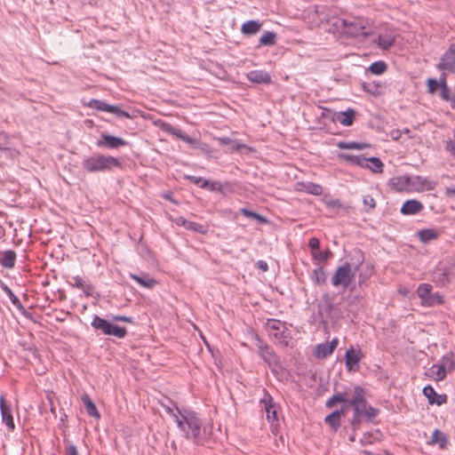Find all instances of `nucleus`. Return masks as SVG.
Returning <instances> with one entry per match:
<instances>
[{
	"mask_svg": "<svg viewBox=\"0 0 455 455\" xmlns=\"http://www.w3.org/2000/svg\"><path fill=\"white\" fill-rule=\"evenodd\" d=\"M174 415V420L184 433L185 437L192 440L196 444H204L210 437L211 431L204 426L202 419L192 411H179Z\"/></svg>",
	"mask_w": 455,
	"mask_h": 455,
	"instance_id": "nucleus-1",
	"label": "nucleus"
},
{
	"mask_svg": "<svg viewBox=\"0 0 455 455\" xmlns=\"http://www.w3.org/2000/svg\"><path fill=\"white\" fill-rule=\"evenodd\" d=\"M82 166L90 173L107 172L112 171L114 168L121 167V162L116 157L94 153L84 158Z\"/></svg>",
	"mask_w": 455,
	"mask_h": 455,
	"instance_id": "nucleus-2",
	"label": "nucleus"
},
{
	"mask_svg": "<svg viewBox=\"0 0 455 455\" xmlns=\"http://www.w3.org/2000/svg\"><path fill=\"white\" fill-rule=\"evenodd\" d=\"M348 404L353 407L355 414L364 416L368 420H371L379 412L377 409L368 405L364 390L361 387L354 388V394L349 399Z\"/></svg>",
	"mask_w": 455,
	"mask_h": 455,
	"instance_id": "nucleus-3",
	"label": "nucleus"
},
{
	"mask_svg": "<svg viewBox=\"0 0 455 455\" xmlns=\"http://www.w3.org/2000/svg\"><path fill=\"white\" fill-rule=\"evenodd\" d=\"M363 261V257L361 255L358 263L352 268L351 265L346 262L344 265L339 267L334 272L331 277V284L334 287H339L346 289L348 287L350 283L355 277V273Z\"/></svg>",
	"mask_w": 455,
	"mask_h": 455,
	"instance_id": "nucleus-4",
	"label": "nucleus"
},
{
	"mask_svg": "<svg viewBox=\"0 0 455 455\" xmlns=\"http://www.w3.org/2000/svg\"><path fill=\"white\" fill-rule=\"evenodd\" d=\"M338 26L342 28L343 32L350 37H366L369 32L365 30L363 21L360 19H339Z\"/></svg>",
	"mask_w": 455,
	"mask_h": 455,
	"instance_id": "nucleus-5",
	"label": "nucleus"
},
{
	"mask_svg": "<svg viewBox=\"0 0 455 455\" xmlns=\"http://www.w3.org/2000/svg\"><path fill=\"white\" fill-rule=\"evenodd\" d=\"M92 326L95 330H100L106 335L114 336L118 339H123L127 334L126 328L113 324L99 315L93 317Z\"/></svg>",
	"mask_w": 455,
	"mask_h": 455,
	"instance_id": "nucleus-6",
	"label": "nucleus"
},
{
	"mask_svg": "<svg viewBox=\"0 0 455 455\" xmlns=\"http://www.w3.org/2000/svg\"><path fill=\"white\" fill-rule=\"evenodd\" d=\"M267 329L271 331L273 337L281 343L287 345L290 333L285 323L276 319H268L266 323Z\"/></svg>",
	"mask_w": 455,
	"mask_h": 455,
	"instance_id": "nucleus-7",
	"label": "nucleus"
},
{
	"mask_svg": "<svg viewBox=\"0 0 455 455\" xmlns=\"http://www.w3.org/2000/svg\"><path fill=\"white\" fill-rule=\"evenodd\" d=\"M87 105H88V107H90L92 108H95L99 111L112 113L118 117H126V118L132 117V116L128 112L121 109L119 107L109 105L103 100L92 99L88 102Z\"/></svg>",
	"mask_w": 455,
	"mask_h": 455,
	"instance_id": "nucleus-8",
	"label": "nucleus"
},
{
	"mask_svg": "<svg viewBox=\"0 0 455 455\" xmlns=\"http://www.w3.org/2000/svg\"><path fill=\"white\" fill-rule=\"evenodd\" d=\"M437 68L443 73L455 71V44H450L448 50L442 55Z\"/></svg>",
	"mask_w": 455,
	"mask_h": 455,
	"instance_id": "nucleus-9",
	"label": "nucleus"
},
{
	"mask_svg": "<svg viewBox=\"0 0 455 455\" xmlns=\"http://www.w3.org/2000/svg\"><path fill=\"white\" fill-rule=\"evenodd\" d=\"M350 159L357 165L369 167L374 173H381L383 172V163L378 157L366 158L363 156H352Z\"/></svg>",
	"mask_w": 455,
	"mask_h": 455,
	"instance_id": "nucleus-10",
	"label": "nucleus"
},
{
	"mask_svg": "<svg viewBox=\"0 0 455 455\" xmlns=\"http://www.w3.org/2000/svg\"><path fill=\"white\" fill-rule=\"evenodd\" d=\"M363 357L360 349L351 347L345 354V364L348 371H355L359 368V363Z\"/></svg>",
	"mask_w": 455,
	"mask_h": 455,
	"instance_id": "nucleus-11",
	"label": "nucleus"
},
{
	"mask_svg": "<svg viewBox=\"0 0 455 455\" xmlns=\"http://www.w3.org/2000/svg\"><path fill=\"white\" fill-rule=\"evenodd\" d=\"M432 280L440 287L446 286L451 280V273L448 267L439 264L432 273Z\"/></svg>",
	"mask_w": 455,
	"mask_h": 455,
	"instance_id": "nucleus-12",
	"label": "nucleus"
},
{
	"mask_svg": "<svg viewBox=\"0 0 455 455\" xmlns=\"http://www.w3.org/2000/svg\"><path fill=\"white\" fill-rule=\"evenodd\" d=\"M259 353L260 357L270 368L275 369L280 366L279 357L267 345L261 344L259 346Z\"/></svg>",
	"mask_w": 455,
	"mask_h": 455,
	"instance_id": "nucleus-13",
	"label": "nucleus"
},
{
	"mask_svg": "<svg viewBox=\"0 0 455 455\" xmlns=\"http://www.w3.org/2000/svg\"><path fill=\"white\" fill-rule=\"evenodd\" d=\"M96 144L100 148L106 147L108 148L114 149L127 145V142L122 138H118L108 133H102L100 140H99Z\"/></svg>",
	"mask_w": 455,
	"mask_h": 455,
	"instance_id": "nucleus-14",
	"label": "nucleus"
},
{
	"mask_svg": "<svg viewBox=\"0 0 455 455\" xmlns=\"http://www.w3.org/2000/svg\"><path fill=\"white\" fill-rule=\"evenodd\" d=\"M388 186L395 192H410L411 177L408 175L393 177L389 180Z\"/></svg>",
	"mask_w": 455,
	"mask_h": 455,
	"instance_id": "nucleus-15",
	"label": "nucleus"
},
{
	"mask_svg": "<svg viewBox=\"0 0 455 455\" xmlns=\"http://www.w3.org/2000/svg\"><path fill=\"white\" fill-rule=\"evenodd\" d=\"M0 410L2 414V421L5 424L8 430L12 432L15 429V424L12 414L11 408L6 404L4 395L0 396Z\"/></svg>",
	"mask_w": 455,
	"mask_h": 455,
	"instance_id": "nucleus-16",
	"label": "nucleus"
},
{
	"mask_svg": "<svg viewBox=\"0 0 455 455\" xmlns=\"http://www.w3.org/2000/svg\"><path fill=\"white\" fill-rule=\"evenodd\" d=\"M339 343L338 339H333L329 343L318 344L315 348V355L317 358H325L332 354Z\"/></svg>",
	"mask_w": 455,
	"mask_h": 455,
	"instance_id": "nucleus-17",
	"label": "nucleus"
},
{
	"mask_svg": "<svg viewBox=\"0 0 455 455\" xmlns=\"http://www.w3.org/2000/svg\"><path fill=\"white\" fill-rule=\"evenodd\" d=\"M424 206L419 200L411 199L403 203L401 208V213L403 215H414L420 212Z\"/></svg>",
	"mask_w": 455,
	"mask_h": 455,
	"instance_id": "nucleus-18",
	"label": "nucleus"
},
{
	"mask_svg": "<svg viewBox=\"0 0 455 455\" xmlns=\"http://www.w3.org/2000/svg\"><path fill=\"white\" fill-rule=\"evenodd\" d=\"M249 81L256 84H266L271 83L270 75L264 70H252L247 74Z\"/></svg>",
	"mask_w": 455,
	"mask_h": 455,
	"instance_id": "nucleus-19",
	"label": "nucleus"
},
{
	"mask_svg": "<svg viewBox=\"0 0 455 455\" xmlns=\"http://www.w3.org/2000/svg\"><path fill=\"white\" fill-rule=\"evenodd\" d=\"M362 88L364 92L373 95V96H380L385 93V86L376 81L363 83Z\"/></svg>",
	"mask_w": 455,
	"mask_h": 455,
	"instance_id": "nucleus-20",
	"label": "nucleus"
},
{
	"mask_svg": "<svg viewBox=\"0 0 455 455\" xmlns=\"http://www.w3.org/2000/svg\"><path fill=\"white\" fill-rule=\"evenodd\" d=\"M261 402L264 403L265 404V411L267 413V420L271 422L276 420V410L275 405L273 402V398L268 394H266L265 397L261 400Z\"/></svg>",
	"mask_w": 455,
	"mask_h": 455,
	"instance_id": "nucleus-21",
	"label": "nucleus"
},
{
	"mask_svg": "<svg viewBox=\"0 0 455 455\" xmlns=\"http://www.w3.org/2000/svg\"><path fill=\"white\" fill-rule=\"evenodd\" d=\"M336 118L340 124L344 126H350L355 121V111L353 108H348L346 111L338 113Z\"/></svg>",
	"mask_w": 455,
	"mask_h": 455,
	"instance_id": "nucleus-22",
	"label": "nucleus"
},
{
	"mask_svg": "<svg viewBox=\"0 0 455 455\" xmlns=\"http://www.w3.org/2000/svg\"><path fill=\"white\" fill-rule=\"evenodd\" d=\"M131 278L137 282L140 286L148 289L153 288L156 284V281L148 274H131Z\"/></svg>",
	"mask_w": 455,
	"mask_h": 455,
	"instance_id": "nucleus-23",
	"label": "nucleus"
},
{
	"mask_svg": "<svg viewBox=\"0 0 455 455\" xmlns=\"http://www.w3.org/2000/svg\"><path fill=\"white\" fill-rule=\"evenodd\" d=\"M81 400H82L83 403L84 404L86 411L89 416L93 417L95 419L100 418V414L99 411L97 410L95 403L92 402V400L87 394H84L81 396Z\"/></svg>",
	"mask_w": 455,
	"mask_h": 455,
	"instance_id": "nucleus-24",
	"label": "nucleus"
},
{
	"mask_svg": "<svg viewBox=\"0 0 455 455\" xmlns=\"http://www.w3.org/2000/svg\"><path fill=\"white\" fill-rule=\"evenodd\" d=\"M262 24L258 20H249L242 25L241 32L243 35L251 36L259 32Z\"/></svg>",
	"mask_w": 455,
	"mask_h": 455,
	"instance_id": "nucleus-25",
	"label": "nucleus"
},
{
	"mask_svg": "<svg viewBox=\"0 0 455 455\" xmlns=\"http://www.w3.org/2000/svg\"><path fill=\"white\" fill-rule=\"evenodd\" d=\"M441 366H443L447 373L452 372L455 370V355L453 352L445 354L439 362Z\"/></svg>",
	"mask_w": 455,
	"mask_h": 455,
	"instance_id": "nucleus-26",
	"label": "nucleus"
},
{
	"mask_svg": "<svg viewBox=\"0 0 455 455\" xmlns=\"http://www.w3.org/2000/svg\"><path fill=\"white\" fill-rule=\"evenodd\" d=\"M70 284L83 291L86 296L92 295V291L93 289L92 285L86 283L82 277L78 275L73 276Z\"/></svg>",
	"mask_w": 455,
	"mask_h": 455,
	"instance_id": "nucleus-27",
	"label": "nucleus"
},
{
	"mask_svg": "<svg viewBox=\"0 0 455 455\" xmlns=\"http://www.w3.org/2000/svg\"><path fill=\"white\" fill-rule=\"evenodd\" d=\"M428 376L435 379V381H441L443 380L446 376L447 372L444 371L443 366H441L440 363H435L430 369Z\"/></svg>",
	"mask_w": 455,
	"mask_h": 455,
	"instance_id": "nucleus-28",
	"label": "nucleus"
},
{
	"mask_svg": "<svg viewBox=\"0 0 455 455\" xmlns=\"http://www.w3.org/2000/svg\"><path fill=\"white\" fill-rule=\"evenodd\" d=\"M16 253L13 251H6L0 257V264L6 268H12L15 265Z\"/></svg>",
	"mask_w": 455,
	"mask_h": 455,
	"instance_id": "nucleus-29",
	"label": "nucleus"
},
{
	"mask_svg": "<svg viewBox=\"0 0 455 455\" xmlns=\"http://www.w3.org/2000/svg\"><path fill=\"white\" fill-rule=\"evenodd\" d=\"M419 238L422 243H428L439 236V232L435 228H426L418 232Z\"/></svg>",
	"mask_w": 455,
	"mask_h": 455,
	"instance_id": "nucleus-30",
	"label": "nucleus"
},
{
	"mask_svg": "<svg viewBox=\"0 0 455 455\" xmlns=\"http://www.w3.org/2000/svg\"><path fill=\"white\" fill-rule=\"evenodd\" d=\"M448 439L447 436L439 429H435L431 437L430 443L431 444H438L440 448L444 449L447 445Z\"/></svg>",
	"mask_w": 455,
	"mask_h": 455,
	"instance_id": "nucleus-31",
	"label": "nucleus"
},
{
	"mask_svg": "<svg viewBox=\"0 0 455 455\" xmlns=\"http://www.w3.org/2000/svg\"><path fill=\"white\" fill-rule=\"evenodd\" d=\"M240 212L244 217L255 220H257L260 224H267V223H268V220L266 217H264V216H262V215H260V214H259V213H257L255 212H252V211H251V210H249L247 208H241L240 209Z\"/></svg>",
	"mask_w": 455,
	"mask_h": 455,
	"instance_id": "nucleus-32",
	"label": "nucleus"
},
{
	"mask_svg": "<svg viewBox=\"0 0 455 455\" xmlns=\"http://www.w3.org/2000/svg\"><path fill=\"white\" fill-rule=\"evenodd\" d=\"M349 399L347 398V393H337L328 399L326 402V407L331 408L336 403H344L348 404Z\"/></svg>",
	"mask_w": 455,
	"mask_h": 455,
	"instance_id": "nucleus-33",
	"label": "nucleus"
},
{
	"mask_svg": "<svg viewBox=\"0 0 455 455\" xmlns=\"http://www.w3.org/2000/svg\"><path fill=\"white\" fill-rule=\"evenodd\" d=\"M312 281L316 284H323L326 282V273L323 267H319L313 270L311 274Z\"/></svg>",
	"mask_w": 455,
	"mask_h": 455,
	"instance_id": "nucleus-34",
	"label": "nucleus"
},
{
	"mask_svg": "<svg viewBox=\"0 0 455 455\" xmlns=\"http://www.w3.org/2000/svg\"><path fill=\"white\" fill-rule=\"evenodd\" d=\"M276 34L273 31L265 32L259 38V46H272L275 44Z\"/></svg>",
	"mask_w": 455,
	"mask_h": 455,
	"instance_id": "nucleus-35",
	"label": "nucleus"
},
{
	"mask_svg": "<svg viewBox=\"0 0 455 455\" xmlns=\"http://www.w3.org/2000/svg\"><path fill=\"white\" fill-rule=\"evenodd\" d=\"M443 302V297L438 292H435L430 293L422 305L425 307H434L436 305H442Z\"/></svg>",
	"mask_w": 455,
	"mask_h": 455,
	"instance_id": "nucleus-36",
	"label": "nucleus"
},
{
	"mask_svg": "<svg viewBox=\"0 0 455 455\" xmlns=\"http://www.w3.org/2000/svg\"><path fill=\"white\" fill-rule=\"evenodd\" d=\"M395 43V36L390 34L379 35L378 44L383 50H387Z\"/></svg>",
	"mask_w": 455,
	"mask_h": 455,
	"instance_id": "nucleus-37",
	"label": "nucleus"
},
{
	"mask_svg": "<svg viewBox=\"0 0 455 455\" xmlns=\"http://www.w3.org/2000/svg\"><path fill=\"white\" fill-rule=\"evenodd\" d=\"M368 147V144L359 143L355 141H340L338 143V148L340 149H357L361 150Z\"/></svg>",
	"mask_w": 455,
	"mask_h": 455,
	"instance_id": "nucleus-38",
	"label": "nucleus"
},
{
	"mask_svg": "<svg viewBox=\"0 0 455 455\" xmlns=\"http://www.w3.org/2000/svg\"><path fill=\"white\" fill-rule=\"evenodd\" d=\"M432 291V285L429 283H421L419 285L417 289V294L419 298L421 299V304L425 301V299L429 296Z\"/></svg>",
	"mask_w": 455,
	"mask_h": 455,
	"instance_id": "nucleus-39",
	"label": "nucleus"
},
{
	"mask_svg": "<svg viewBox=\"0 0 455 455\" xmlns=\"http://www.w3.org/2000/svg\"><path fill=\"white\" fill-rule=\"evenodd\" d=\"M165 400H166V403L164 401L161 402V405L164 408L165 411L168 414H170L171 416H172L173 418H174V415L180 416L179 411H180L179 410L177 405L168 398H166Z\"/></svg>",
	"mask_w": 455,
	"mask_h": 455,
	"instance_id": "nucleus-40",
	"label": "nucleus"
},
{
	"mask_svg": "<svg viewBox=\"0 0 455 455\" xmlns=\"http://www.w3.org/2000/svg\"><path fill=\"white\" fill-rule=\"evenodd\" d=\"M440 96L444 100H450L449 88L446 84V74L443 73L440 76Z\"/></svg>",
	"mask_w": 455,
	"mask_h": 455,
	"instance_id": "nucleus-41",
	"label": "nucleus"
},
{
	"mask_svg": "<svg viewBox=\"0 0 455 455\" xmlns=\"http://www.w3.org/2000/svg\"><path fill=\"white\" fill-rule=\"evenodd\" d=\"M387 64L384 61L379 60L371 64L369 70L374 75H381L387 70Z\"/></svg>",
	"mask_w": 455,
	"mask_h": 455,
	"instance_id": "nucleus-42",
	"label": "nucleus"
},
{
	"mask_svg": "<svg viewBox=\"0 0 455 455\" xmlns=\"http://www.w3.org/2000/svg\"><path fill=\"white\" fill-rule=\"evenodd\" d=\"M416 180H420L422 187L424 188V191L434 190L437 186V182L432 180H428L427 178L421 176H415Z\"/></svg>",
	"mask_w": 455,
	"mask_h": 455,
	"instance_id": "nucleus-43",
	"label": "nucleus"
},
{
	"mask_svg": "<svg viewBox=\"0 0 455 455\" xmlns=\"http://www.w3.org/2000/svg\"><path fill=\"white\" fill-rule=\"evenodd\" d=\"M3 290L5 291L9 299H11L12 303L18 308V309H23L24 307L21 305L19 298L12 291V290L7 286L4 285L3 287Z\"/></svg>",
	"mask_w": 455,
	"mask_h": 455,
	"instance_id": "nucleus-44",
	"label": "nucleus"
},
{
	"mask_svg": "<svg viewBox=\"0 0 455 455\" xmlns=\"http://www.w3.org/2000/svg\"><path fill=\"white\" fill-rule=\"evenodd\" d=\"M305 190L308 194L315 195V196H320L323 194V191L322 186H320L318 184L312 183V182H308L307 184L305 185Z\"/></svg>",
	"mask_w": 455,
	"mask_h": 455,
	"instance_id": "nucleus-45",
	"label": "nucleus"
},
{
	"mask_svg": "<svg viewBox=\"0 0 455 455\" xmlns=\"http://www.w3.org/2000/svg\"><path fill=\"white\" fill-rule=\"evenodd\" d=\"M12 143L4 132H0V150H12Z\"/></svg>",
	"mask_w": 455,
	"mask_h": 455,
	"instance_id": "nucleus-46",
	"label": "nucleus"
},
{
	"mask_svg": "<svg viewBox=\"0 0 455 455\" xmlns=\"http://www.w3.org/2000/svg\"><path fill=\"white\" fill-rule=\"evenodd\" d=\"M333 256L332 251L330 249L324 251H312V257L316 260H326Z\"/></svg>",
	"mask_w": 455,
	"mask_h": 455,
	"instance_id": "nucleus-47",
	"label": "nucleus"
},
{
	"mask_svg": "<svg viewBox=\"0 0 455 455\" xmlns=\"http://www.w3.org/2000/svg\"><path fill=\"white\" fill-rule=\"evenodd\" d=\"M185 228L188 230L196 231L200 234H205L207 231L204 226L189 220L188 223H185Z\"/></svg>",
	"mask_w": 455,
	"mask_h": 455,
	"instance_id": "nucleus-48",
	"label": "nucleus"
},
{
	"mask_svg": "<svg viewBox=\"0 0 455 455\" xmlns=\"http://www.w3.org/2000/svg\"><path fill=\"white\" fill-rule=\"evenodd\" d=\"M324 421L334 430H337L340 426V419H339V418H337L332 412L325 417Z\"/></svg>",
	"mask_w": 455,
	"mask_h": 455,
	"instance_id": "nucleus-49",
	"label": "nucleus"
},
{
	"mask_svg": "<svg viewBox=\"0 0 455 455\" xmlns=\"http://www.w3.org/2000/svg\"><path fill=\"white\" fill-rule=\"evenodd\" d=\"M422 393L427 398L428 403L433 404L432 401H434L437 395L434 387L430 385H427L423 388Z\"/></svg>",
	"mask_w": 455,
	"mask_h": 455,
	"instance_id": "nucleus-50",
	"label": "nucleus"
},
{
	"mask_svg": "<svg viewBox=\"0 0 455 455\" xmlns=\"http://www.w3.org/2000/svg\"><path fill=\"white\" fill-rule=\"evenodd\" d=\"M188 179L194 183L195 185H198L202 188H208L209 180H204L201 177H196V176H189Z\"/></svg>",
	"mask_w": 455,
	"mask_h": 455,
	"instance_id": "nucleus-51",
	"label": "nucleus"
},
{
	"mask_svg": "<svg viewBox=\"0 0 455 455\" xmlns=\"http://www.w3.org/2000/svg\"><path fill=\"white\" fill-rule=\"evenodd\" d=\"M363 205L365 206V211L369 212L375 208L376 202L374 198L371 196H364L363 199Z\"/></svg>",
	"mask_w": 455,
	"mask_h": 455,
	"instance_id": "nucleus-52",
	"label": "nucleus"
},
{
	"mask_svg": "<svg viewBox=\"0 0 455 455\" xmlns=\"http://www.w3.org/2000/svg\"><path fill=\"white\" fill-rule=\"evenodd\" d=\"M410 192L415 191V192H422L424 191V188L422 187L420 180H416L415 177L413 179L411 178V186H410Z\"/></svg>",
	"mask_w": 455,
	"mask_h": 455,
	"instance_id": "nucleus-53",
	"label": "nucleus"
},
{
	"mask_svg": "<svg viewBox=\"0 0 455 455\" xmlns=\"http://www.w3.org/2000/svg\"><path fill=\"white\" fill-rule=\"evenodd\" d=\"M428 92L430 93H434L438 87H440V81H437L434 78H429L427 80Z\"/></svg>",
	"mask_w": 455,
	"mask_h": 455,
	"instance_id": "nucleus-54",
	"label": "nucleus"
},
{
	"mask_svg": "<svg viewBox=\"0 0 455 455\" xmlns=\"http://www.w3.org/2000/svg\"><path fill=\"white\" fill-rule=\"evenodd\" d=\"M447 400H448V397L445 394H437L435 398L434 399L433 402V404H436V405H443L444 403H447Z\"/></svg>",
	"mask_w": 455,
	"mask_h": 455,
	"instance_id": "nucleus-55",
	"label": "nucleus"
},
{
	"mask_svg": "<svg viewBox=\"0 0 455 455\" xmlns=\"http://www.w3.org/2000/svg\"><path fill=\"white\" fill-rule=\"evenodd\" d=\"M308 246L312 249V251H318L320 247V241L316 237H312L309 239Z\"/></svg>",
	"mask_w": 455,
	"mask_h": 455,
	"instance_id": "nucleus-56",
	"label": "nucleus"
},
{
	"mask_svg": "<svg viewBox=\"0 0 455 455\" xmlns=\"http://www.w3.org/2000/svg\"><path fill=\"white\" fill-rule=\"evenodd\" d=\"M208 187L211 191L222 192V189H223V185L220 181H212V182L209 181Z\"/></svg>",
	"mask_w": 455,
	"mask_h": 455,
	"instance_id": "nucleus-57",
	"label": "nucleus"
},
{
	"mask_svg": "<svg viewBox=\"0 0 455 455\" xmlns=\"http://www.w3.org/2000/svg\"><path fill=\"white\" fill-rule=\"evenodd\" d=\"M361 417L362 415L355 414L353 415V418L350 420L351 426L353 427L354 430H356L360 424H361Z\"/></svg>",
	"mask_w": 455,
	"mask_h": 455,
	"instance_id": "nucleus-58",
	"label": "nucleus"
},
{
	"mask_svg": "<svg viewBox=\"0 0 455 455\" xmlns=\"http://www.w3.org/2000/svg\"><path fill=\"white\" fill-rule=\"evenodd\" d=\"M65 455H78V451H77L76 445H74L72 443H68L66 447Z\"/></svg>",
	"mask_w": 455,
	"mask_h": 455,
	"instance_id": "nucleus-59",
	"label": "nucleus"
},
{
	"mask_svg": "<svg viewBox=\"0 0 455 455\" xmlns=\"http://www.w3.org/2000/svg\"><path fill=\"white\" fill-rule=\"evenodd\" d=\"M113 320L117 322L132 323V318L126 315H114Z\"/></svg>",
	"mask_w": 455,
	"mask_h": 455,
	"instance_id": "nucleus-60",
	"label": "nucleus"
},
{
	"mask_svg": "<svg viewBox=\"0 0 455 455\" xmlns=\"http://www.w3.org/2000/svg\"><path fill=\"white\" fill-rule=\"evenodd\" d=\"M257 267H258V268L261 269L264 272L267 271V269H268V265L264 260H259L257 262Z\"/></svg>",
	"mask_w": 455,
	"mask_h": 455,
	"instance_id": "nucleus-61",
	"label": "nucleus"
},
{
	"mask_svg": "<svg viewBox=\"0 0 455 455\" xmlns=\"http://www.w3.org/2000/svg\"><path fill=\"white\" fill-rule=\"evenodd\" d=\"M332 413H333V414H335V416H336L337 418H339V419H340V418H341L342 416H344V415H345V413H346V405H344V406H343L342 408H340L339 410H337V411H333Z\"/></svg>",
	"mask_w": 455,
	"mask_h": 455,
	"instance_id": "nucleus-62",
	"label": "nucleus"
},
{
	"mask_svg": "<svg viewBox=\"0 0 455 455\" xmlns=\"http://www.w3.org/2000/svg\"><path fill=\"white\" fill-rule=\"evenodd\" d=\"M183 141L188 143V144H191V145H195L196 144V140L193 139V138H190L188 135L185 134L184 136H182V140Z\"/></svg>",
	"mask_w": 455,
	"mask_h": 455,
	"instance_id": "nucleus-63",
	"label": "nucleus"
},
{
	"mask_svg": "<svg viewBox=\"0 0 455 455\" xmlns=\"http://www.w3.org/2000/svg\"><path fill=\"white\" fill-rule=\"evenodd\" d=\"M446 196H455V187L453 188H446L445 189Z\"/></svg>",
	"mask_w": 455,
	"mask_h": 455,
	"instance_id": "nucleus-64",
	"label": "nucleus"
}]
</instances>
